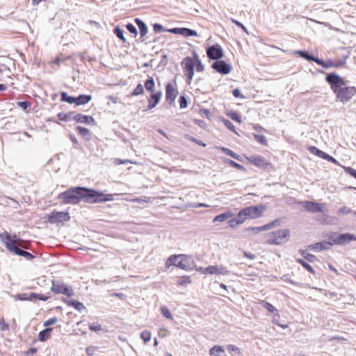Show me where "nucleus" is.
<instances>
[{
    "label": "nucleus",
    "mask_w": 356,
    "mask_h": 356,
    "mask_svg": "<svg viewBox=\"0 0 356 356\" xmlns=\"http://www.w3.org/2000/svg\"><path fill=\"white\" fill-rule=\"evenodd\" d=\"M57 198L65 204H76L81 201L88 204H96L113 200L112 194H105L101 191L84 186H72L67 191L60 193Z\"/></svg>",
    "instance_id": "nucleus-1"
},
{
    "label": "nucleus",
    "mask_w": 356,
    "mask_h": 356,
    "mask_svg": "<svg viewBox=\"0 0 356 356\" xmlns=\"http://www.w3.org/2000/svg\"><path fill=\"white\" fill-rule=\"evenodd\" d=\"M325 81L330 86L337 99L343 104L349 102L356 94L355 87L348 86V81L335 72L327 74Z\"/></svg>",
    "instance_id": "nucleus-2"
},
{
    "label": "nucleus",
    "mask_w": 356,
    "mask_h": 356,
    "mask_svg": "<svg viewBox=\"0 0 356 356\" xmlns=\"http://www.w3.org/2000/svg\"><path fill=\"white\" fill-rule=\"evenodd\" d=\"M0 238L1 241L5 244L6 248L12 254L21 256L24 257L26 260H32L35 258V256L29 252L24 250L21 245L18 244H15L13 241H11V235L5 232L3 233L0 234Z\"/></svg>",
    "instance_id": "nucleus-3"
},
{
    "label": "nucleus",
    "mask_w": 356,
    "mask_h": 356,
    "mask_svg": "<svg viewBox=\"0 0 356 356\" xmlns=\"http://www.w3.org/2000/svg\"><path fill=\"white\" fill-rule=\"evenodd\" d=\"M328 240L332 241V245H346L353 241H356V235L351 233L330 232L326 234Z\"/></svg>",
    "instance_id": "nucleus-4"
},
{
    "label": "nucleus",
    "mask_w": 356,
    "mask_h": 356,
    "mask_svg": "<svg viewBox=\"0 0 356 356\" xmlns=\"http://www.w3.org/2000/svg\"><path fill=\"white\" fill-rule=\"evenodd\" d=\"M290 236V231L288 229L277 230L268 234L266 243L268 245H280L287 241Z\"/></svg>",
    "instance_id": "nucleus-5"
},
{
    "label": "nucleus",
    "mask_w": 356,
    "mask_h": 356,
    "mask_svg": "<svg viewBox=\"0 0 356 356\" xmlns=\"http://www.w3.org/2000/svg\"><path fill=\"white\" fill-rule=\"evenodd\" d=\"M51 291L56 294H63L68 297L74 295V290L71 286H68L63 282L53 280L51 281Z\"/></svg>",
    "instance_id": "nucleus-6"
},
{
    "label": "nucleus",
    "mask_w": 356,
    "mask_h": 356,
    "mask_svg": "<svg viewBox=\"0 0 356 356\" xmlns=\"http://www.w3.org/2000/svg\"><path fill=\"white\" fill-rule=\"evenodd\" d=\"M248 161L255 166L262 168L264 170L270 172L273 170L272 163L268 161L264 157L260 155H252L246 157Z\"/></svg>",
    "instance_id": "nucleus-7"
},
{
    "label": "nucleus",
    "mask_w": 356,
    "mask_h": 356,
    "mask_svg": "<svg viewBox=\"0 0 356 356\" xmlns=\"http://www.w3.org/2000/svg\"><path fill=\"white\" fill-rule=\"evenodd\" d=\"M197 270L200 273L207 275H228L229 271L222 265L208 266L207 267H199Z\"/></svg>",
    "instance_id": "nucleus-8"
},
{
    "label": "nucleus",
    "mask_w": 356,
    "mask_h": 356,
    "mask_svg": "<svg viewBox=\"0 0 356 356\" xmlns=\"http://www.w3.org/2000/svg\"><path fill=\"white\" fill-rule=\"evenodd\" d=\"M181 65L184 69V75L187 78V82L190 84L194 75L195 63L193 59L187 56L182 60Z\"/></svg>",
    "instance_id": "nucleus-9"
},
{
    "label": "nucleus",
    "mask_w": 356,
    "mask_h": 356,
    "mask_svg": "<svg viewBox=\"0 0 356 356\" xmlns=\"http://www.w3.org/2000/svg\"><path fill=\"white\" fill-rule=\"evenodd\" d=\"M48 221L51 224L63 222L70 220V216L67 211H53L47 217Z\"/></svg>",
    "instance_id": "nucleus-10"
},
{
    "label": "nucleus",
    "mask_w": 356,
    "mask_h": 356,
    "mask_svg": "<svg viewBox=\"0 0 356 356\" xmlns=\"http://www.w3.org/2000/svg\"><path fill=\"white\" fill-rule=\"evenodd\" d=\"M207 56L210 60H218L224 56V53L222 47L218 44H215L209 46L207 48Z\"/></svg>",
    "instance_id": "nucleus-11"
},
{
    "label": "nucleus",
    "mask_w": 356,
    "mask_h": 356,
    "mask_svg": "<svg viewBox=\"0 0 356 356\" xmlns=\"http://www.w3.org/2000/svg\"><path fill=\"white\" fill-rule=\"evenodd\" d=\"M266 209V207L262 204L249 206L243 209L247 218L250 219L258 218L261 216Z\"/></svg>",
    "instance_id": "nucleus-12"
},
{
    "label": "nucleus",
    "mask_w": 356,
    "mask_h": 356,
    "mask_svg": "<svg viewBox=\"0 0 356 356\" xmlns=\"http://www.w3.org/2000/svg\"><path fill=\"white\" fill-rule=\"evenodd\" d=\"M211 68L222 75L229 74L232 70L231 65L228 64L225 60H222L221 59L214 61L211 64Z\"/></svg>",
    "instance_id": "nucleus-13"
},
{
    "label": "nucleus",
    "mask_w": 356,
    "mask_h": 356,
    "mask_svg": "<svg viewBox=\"0 0 356 356\" xmlns=\"http://www.w3.org/2000/svg\"><path fill=\"white\" fill-rule=\"evenodd\" d=\"M194 264V260L191 256L180 254V258L177 262V268L184 270H190L193 268Z\"/></svg>",
    "instance_id": "nucleus-14"
},
{
    "label": "nucleus",
    "mask_w": 356,
    "mask_h": 356,
    "mask_svg": "<svg viewBox=\"0 0 356 356\" xmlns=\"http://www.w3.org/2000/svg\"><path fill=\"white\" fill-rule=\"evenodd\" d=\"M166 32L176 35H181L186 38L198 35L197 32L195 30L186 27H175L172 29H168V30H166Z\"/></svg>",
    "instance_id": "nucleus-15"
},
{
    "label": "nucleus",
    "mask_w": 356,
    "mask_h": 356,
    "mask_svg": "<svg viewBox=\"0 0 356 356\" xmlns=\"http://www.w3.org/2000/svg\"><path fill=\"white\" fill-rule=\"evenodd\" d=\"M316 64L321 65L324 69H328L330 67H339L346 65V60H339L337 61L332 60L331 59H328L327 60H324L321 58L316 60Z\"/></svg>",
    "instance_id": "nucleus-16"
},
{
    "label": "nucleus",
    "mask_w": 356,
    "mask_h": 356,
    "mask_svg": "<svg viewBox=\"0 0 356 356\" xmlns=\"http://www.w3.org/2000/svg\"><path fill=\"white\" fill-rule=\"evenodd\" d=\"M178 95V90L174 87L172 83H168L165 85V101L169 104H172Z\"/></svg>",
    "instance_id": "nucleus-17"
},
{
    "label": "nucleus",
    "mask_w": 356,
    "mask_h": 356,
    "mask_svg": "<svg viewBox=\"0 0 356 356\" xmlns=\"http://www.w3.org/2000/svg\"><path fill=\"white\" fill-rule=\"evenodd\" d=\"M303 207L309 212L318 213L323 211L324 204L314 201H305Z\"/></svg>",
    "instance_id": "nucleus-18"
},
{
    "label": "nucleus",
    "mask_w": 356,
    "mask_h": 356,
    "mask_svg": "<svg viewBox=\"0 0 356 356\" xmlns=\"http://www.w3.org/2000/svg\"><path fill=\"white\" fill-rule=\"evenodd\" d=\"M74 121L76 123H81L85 124H92L95 125L96 122L92 116L86 115L81 113H76L74 114Z\"/></svg>",
    "instance_id": "nucleus-19"
},
{
    "label": "nucleus",
    "mask_w": 356,
    "mask_h": 356,
    "mask_svg": "<svg viewBox=\"0 0 356 356\" xmlns=\"http://www.w3.org/2000/svg\"><path fill=\"white\" fill-rule=\"evenodd\" d=\"M162 97V91L152 92L148 99V105L146 110H152L159 103Z\"/></svg>",
    "instance_id": "nucleus-20"
},
{
    "label": "nucleus",
    "mask_w": 356,
    "mask_h": 356,
    "mask_svg": "<svg viewBox=\"0 0 356 356\" xmlns=\"http://www.w3.org/2000/svg\"><path fill=\"white\" fill-rule=\"evenodd\" d=\"M332 246V241H323L308 245V249L312 251H323L329 250Z\"/></svg>",
    "instance_id": "nucleus-21"
},
{
    "label": "nucleus",
    "mask_w": 356,
    "mask_h": 356,
    "mask_svg": "<svg viewBox=\"0 0 356 356\" xmlns=\"http://www.w3.org/2000/svg\"><path fill=\"white\" fill-rule=\"evenodd\" d=\"M63 301L68 306L73 307L74 308H75L79 312H81L82 310H86V308L84 306V305L82 302H79V301H78L76 300H74V299L67 300V299L63 298Z\"/></svg>",
    "instance_id": "nucleus-22"
},
{
    "label": "nucleus",
    "mask_w": 356,
    "mask_h": 356,
    "mask_svg": "<svg viewBox=\"0 0 356 356\" xmlns=\"http://www.w3.org/2000/svg\"><path fill=\"white\" fill-rule=\"evenodd\" d=\"M134 22L140 31V37L143 38L145 36L148 32V28L145 23L141 19L138 17L134 19Z\"/></svg>",
    "instance_id": "nucleus-23"
},
{
    "label": "nucleus",
    "mask_w": 356,
    "mask_h": 356,
    "mask_svg": "<svg viewBox=\"0 0 356 356\" xmlns=\"http://www.w3.org/2000/svg\"><path fill=\"white\" fill-rule=\"evenodd\" d=\"M300 57L309 61V62H315L316 63V60L319 59L317 57H315L313 54H310L309 51L305 50H299L296 52Z\"/></svg>",
    "instance_id": "nucleus-24"
},
{
    "label": "nucleus",
    "mask_w": 356,
    "mask_h": 356,
    "mask_svg": "<svg viewBox=\"0 0 356 356\" xmlns=\"http://www.w3.org/2000/svg\"><path fill=\"white\" fill-rule=\"evenodd\" d=\"M92 99L90 95H79L78 97H75V104L76 106L85 105L88 104Z\"/></svg>",
    "instance_id": "nucleus-25"
},
{
    "label": "nucleus",
    "mask_w": 356,
    "mask_h": 356,
    "mask_svg": "<svg viewBox=\"0 0 356 356\" xmlns=\"http://www.w3.org/2000/svg\"><path fill=\"white\" fill-rule=\"evenodd\" d=\"M52 330L53 328L47 327L40 331L38 335V340L42 342L47 341L50 337Z\"/></svg>",
    "instance_id": "nucleus-26"
},
{
    "label": "nucleus",
    "mask_w": 356,
    "mask_h": 356,
    "mask_svg": "<svg viewBox=\"0 0 356 356\" xmlns=\"http://www.w3.org/2000/svg\"><path fill=\"white\" fill-rule=\"evenodd\" d=\"M234 216V213L230 211H225L222 213H220L218 216H216L213 221V222H224L228 219H229L230 218L233 217Z\"/></svg>",
    "instance_id": "nucleus-27"
},
{
    "label": "nucleus",
    "mask_w": 356,
    "mask_h": 356,
    "mask_svg": "<svg viewBox=\"0 0 356 356\" xmlns=\"http://www.w3.org/2000/svg\"><path fill=\"white\" fill-rule=\"evenodd\" d=\"M76 129L86 140L88 141L91 139V134L88 129L81 126H77Z\"/></svg>",
    "instance_id": "nucleus-28"
},
{
    "label": "nucleus",
    "mask_w": 356,
    "mask_h": 356,
    "mask_svg": "<svg viewBox=\"0 0 356 356\" xmlns=\"http://www.w3.org/2000/svg\"><path fill=\"white\" fill-rule=\"evenodd\" d=\"M75 112H69L67 113H59L57 115V117L59 120L63 121V122H69L71 120H74Z\"/></svg>",
    "instance_id": "nucleus-29"
},
{
    "label": "nucleus",
    "mask_w": 356,
    "mask_h": 356,
    "mask_svg": "<svg viewBox=\"0 0 356 356\" xmlns=\"http://www.w3.org/2000/svg\"><path fill=\"white\" fill-rule=\"evenodd\" d=\"M220 149L227 156H229L230 157L236 159V160H238L239 161H242V159L241 157L237 154L236 153H235L234 152H233L232 150L229 149V148L227 147H220Z\"/></svg>",
    "instance_id": "nucleus-30"
},
{
    "label": "nucleus",
    "mask_w": 356,
    "mask_h": 356,
    "mask_svg": "<svg viewBox=\"0 0 356 356\" xmlns=\"http://www.w3.org/2000/svg\"><path fill=\"white\" fill-rule=\"evenodd\" d=\"M223 162L225 163V164H227L228 165L232 167V168H236L239 170H241V171H245L246 169L245 168V167H243L242 165L236 163V161H233V160H231L229 159H227V158H225L223 159Z\"/></svg>",
    "instance_id": "nucleus-31"
},
{
    "label": "nucleus",
    "mask_w": 356,
    "mask_h": 356,
    "mask_svg": "<svg viewBox=\"0 0 356 356\" xmlns=\"http://www.w3.org/2000/svg\"><path fill=\"white\" fill-rule=\"evenodd\" d=\"M144 87L148 92H154V88H155V82L153 77L149 76L148 79L145 81Z\"/></svg>",
    "instance_id": "nucleus-32"
},
{
    "label": "nucleus",
    "mask_w": 356,
    "mask_h": 356,
    "mask_svg": "<svg viewBox=\"0 0 356 356\" xmlns=\"http://www.w3.org/2000/svg\"><path fill=\"white\" fill-rule=\"evenodd\" d=\"M299 253L304 257L305 259L310 263H314L317 260V258L315 255L307 252L305 250H300Z\"/></svg>",
    "instance_id": "nucleus-33"
},
{
    "label": "nucleus",
    "mask_w": 356,
    "mask_h": 356,
    "mask_svg": "<svg viewBox=\"0 0 356 356\" xmlns=\"http://www.w3.org/2000/svg\"><path fill=\"white\" fill-rule=\"evenodd\" d=\"M60 101L70 104H75V97L70 96L67 92L63 91L60 92Z\"/></svg>",
    "instance_id": "nucleus-34"
},
{
    "label": "nucleus",
    "mask_w": 356,
    "mask_h": 356,
    "mask_svg": "<svg viewBox=\"0 0 356 356\" xmlns=\"http://www.w3.org/2000/svg\"><path fill=\"white\" fill-rule=\"evenodd\" d=\"M297 263L300 264L304 268H305L308 272L311 273L312 274H315V270L314 268L309 264L306 261H305L302 259H296Z\"/></svg>",
    "instance_id": "nucleus-35"
},
{
    "label": "nucleus",
    "mask_w": 356,
    "mask_h": 356,
    "mask_svg": "<svg viewBox=\"0 0 356 356\" xmlns=\"http://www.w3.org/2000/svg\"><path fill=\"white\" fill-rule=\"evenodd\" d=\"M193 59H194L193 61L195 63V65L196 67V71L200 72H203L204 70V66L202 63L201 60L199 58L198 55L196 53L193 54Z\"/></svg>",
    "instance_id": "nucleus-36"
},
{
    "label": "nucleus",
    "mask_w": 356,
    "mask_h": 356,
    "mask_svg": "<svg viewBox=\"0 0 356 356\" xmlns=\"http://www.w3.org/2000/svg\"><path fill=\"white\" fill-rule=\"evenodd\" d=\"M225 350L223 347L216 345L209 350V355L211 356H220V354L224 353Z\"/></svg>",
    "instance_id": "nucleus-37"
},
{
    "label": "nucleus",
    "mask_w": 356,
    "mask_h": 356,
    "mask_svg": "<svg viewBox=\"0 0 356 356\" xmlns=\"http://www.w3.org/2000/svg\"><path fill=\"white\" fill-rule=\"evenodd\" d=\"M191 283V279L188 275L181 276L177 280V285L178 286H186Z\"/></svg>",
    "instance_id": "nucleus-38"
},
{
    "label": "nucleus",
    "mask_w": 356,
    "mask_h": 356,
    "mask_svg": "<svg viewBox=\"0 0 356 356\" xmlns=\"http://www.w3.org/2000/svg\"><path fill=\"white\" fill-rule=\"evenodd\" d=\"M179 258H180V254L170 255L166 261V265L175 266L177 267V262H178Z\"/></svg>",
    "instance_id": "nucleus-39"
},
{
    "label": "nucleus",
    "mask_w": 356,
    "mask_h": 356,
    "mask_svg": "<svg viewBox=\"0 0 356 356\" xmlns=\"http://www.w3.org/2000/svg\"><path fill=\"white\" fill-rule=\"evenodd\" d=\"M113 33L115 35V36L121 40L123 42H127V39L125 38L124 35V31L120 29V26H116L113 29Z\"/></svg>",
    "instance_id": "nucleus-40"
},
{
    "label": "nucleus",
    "mask_w": 356,
    "mask_h": 356,
    "mask_svg": "<svg viewBox=\"0 0 356 356\" xmlns=\"http://www.w3.org/2000/svg\"><path fill=\"white\" fill-rule=\"evenodd\" d=\"M253 137L261 145L265 146L268 145V141L265 136L253 134Z\"/></svg>",
    "instance_id": "nucleus-41"
},
{
    "label": "nucleus",
    "mask_w": 356,
    "mask_h": 356,
    "mask_svg": "<svg viewBox=\"0 0 356 356\" xmlns=\"http://www.w3.org/2000/svg\"><path fill=\"white\" fill-rule=\"evenodd\" d=\"M236 218V220H238V222H239L240 225L243 224V222L248 219L247 218V216L243 210L241 209L237 214V216L235 217Z\"/></svg>",
    "instance_id": "nucleus-42"
},
{
    "label": "nucleus",
    "mask_w": 356,
    "mask_h": 356,
    "mask_svg": "<svg viewBox=\"0 0 356 356\" xmlns=\"http://www.w3.org/2000/svg\"><path fill=\"white\" fill-rule=\"evenodd\" d=\"M228 116L234 121L236 122H241V116L236 111H230L228 113Z\"/></svg>",
    "instance_id": "nucleus-43"
},
{
    "label": "nucleus",
    "mask_w": 356,
    "mask_h": 356,
    "mask_svg": "<svg viewBox=\"0 0 356 356\" xmlns=\"http://www.w3.org/2000/svg\"><path fill=\"white\" fill-rule=\"evenodd\" d=\"M144 93V88L141 83H138L134 91L131 92L132 96H137Z\"/></svg>",
    "instance_id": "nucleus-44"
},
{
    "label": "nucleus",
    "mask_w": 356,
    "mask_h": 356,
    "mask_svg": "<svg viewBox=\"0 0 356 356\" xmlns=\"http://www.w3.org/2000/svg\"><path fill=\"white\" fill-rule=\"evenodd\" d=\"M281 220L280 219H276L268 224L264 225V227L266 230H268L271 228L275 227L277 226L280 225Z\"/></svg>",
    "instance_id": "nucleus-45"
},
{
    "label": "nucleus",
    "mask_w": 356,
    "mask_h": 356,
    "mask_svg": "<svg viewBox=\"0 0 356 356\" xmlns=\"http://www.w3.org/2000/svg\"><path fill=\"white\" fill-rule=\"evenodd\" d=\"M281 220L280 219H276L268 224L264 225V227L266 230H268L271 228L275 227L277 226L280 225Z\"/></svg>",
    "instance_id": "nucleus-46"
},
{
    "label": "nucleus",
    "mask_w": 356,
    "mask_h": 356,
    "mask_svg": "<svg viewBox=\"0 0 356 356\" xmlns=\"http://www.w3.org/2000/svg\"><path fill=\"white\" fill-rule=\"evenodd\" d=\"M224 125L230 131L234 132V133H236V130H235V127L234 125L233 124V123L229 121V120H227V119H225V118H222V120Z\"/></svg>",
    "instance_id": "nucleus-47"
},
{
    "label": "nucleus",
    "mask_w": 356,
    "mask_h": 356,
    "mask_svg": "<svg viewBox=\"0 0 356 356\" xmlns=\"http://www.w3.org/2000/svg\"><path fill=\"white\" fill-rule=\"evenodd\" d=\"M179 104L180 108L183 109L187 107L188 101L185 95H182L179 98Z\"/></svg>",
    "instance_id": "nucleus-48"
},
{
    "label": "nucleus",
    "mask_w": 356,
    "mask_h": 356,
    "mask_svg": "<svg viewBox=\"0 0 356 356\" xmlns=\"http://www.w3.org/2000/svg\"><path fill=\"white\" fill-rule=\"evenodd\" d=\"M140 337L145 343H147L151 339V332L147 330H144L141 332Z\"/></svg>",
    "instance_id": "nucleus-49"
},
{
    "label": "nucleus",
    "mask_w": 356,
    "mask_h": 356,
    "mask_svg": "<svg viewBox=\"0 0 356 356\" xmlns=\"http://www.w3.org/2000/svg\"><path fill=\"white\" fill-rule=\"evenodd\" d=\"M153 29L156 33H159L162 31L166 32V30H168V29H165L161 24L155 23L153 24Z\"/></svg>",
    "instance_id": "nucleus-50"
},
{
    "label": "nucleus",
    "mask_w": 356,
    "mask_h": 356,
    "mask_svg": "<svg viewBox=\"0 0 356 356\" xmlns=\"http://www.w3.org/2000/svg\"><path fill=\"white\" fill-rule=\"evenodd\" d=\"M308 150L310 152V153L317 156L319 158L321 157V153L323 152L315 146H309L308 147Z\"/></svg>",
    "instance_id": "nucleus-51"
},
{
    "label": "nucleus",
    "mask_w": 356,
    "mask_h": 356,
    "mask_svg": "<svg viewBox=\"0 0 356 356\" xmlns=\"http://www.w3.org/2000/svg\"><path fill=\"white\" fill-rule=\"evenodd\" d=\"M308 150L310 152V153L317 156L319 158L321 157V153L323 152L315 146H309L308 147Z\"/></svg>",
    "instance_id": "nucleus-52"
},
{
    "label": "nucleus",
    "mask_w": 356,
    "mask_h": 356,
    "mask_svg": "<svg viewBox=\"0 0 356 356\" xmlns=\"http://www.w3.org/2000/svg\"><path fill=\"white\" fill-rule=\"evenodd\" d=\"M127 30L131 33L136 35L138 34V31L136 27L131 23H128L125 25Z\"/></svg>",
    "instance_id": "nucleus-53"
},
{
    "label": "nucleus",
    "mask_w": 356,
    "mask_h": 356,
    "mask_svg": "<svg viewBox=\"0 0 356 356\" xmlns=\"http://www.w3.org/2000/svg\"><path fill=\"white\" fill-rule=\"evenodd\" d=\"M161 314H163V316L168 319H172V315L170 311L166 307H163L161 308Z\"/></svg>",
    "instance_id": "nucleus-54"
},
{
    "label": "nucleus",
    "mask_w": 356,
    "mask_h": 356,
    "mask_svg": "<svg viewBox=\"0 0 356 356\" xmlns=\"http://www.w3.org/2000/svg\"><path fill=\"white\" fill-rule=\"evenodd\" d=\"M58 322L57 317H53L51 318H49L48 320L45 321L43 323V325L46 327V328L49 327V326L54 325Z\"/></svg>",
    "instance_id": "nucleus-55"
},
{
    "label": "nucleus",
    "mask_w": 356,
    "mask_h": 356,
    "mask_svg": "<svg viewBox=\"0 0 356 356\" xmlns=\"http://www.w3.org/2000/svg\"><path fill=\"white\" fill-rule=\"evenodd\" d=\"M17 105L21 108H22L23 110L26 111L29 108L31 107V104L30 102L29 101H22V102H17Z\"/></svg>",
    "instance_id": "nucleus-56"
},
{
    "label": "nucleus",
    "mask_w": 356,
    "mask_h": 356,
    "mask_svg": "<svg viewBox=\"0 0 356 356\" xmlns=\"http://www.w3.org/2000/svg\"><path fill=\"white\" fill-rule=\"evenodd\" d=\"M199 113L202 116H204L209 120L212 117L211 111L207 108H200Z\"/></svg>",
    "instance_id": "nucleus-57"
},
{
    "label": "nucleus",
    "mask_w": 356,
    "mask_h": 356,
    "mask_svg": "<svg viewBox=\"0 0 356 356\" xmlns=\"http://www.w3.org/2000/svg\"><path fill=\"white\" fill-rule=\"evenodd\" d=\"M264 308H266L268 312H270L272 314H274L275 312H277L276 308L268 302H264Z\"/></svg>",
    "instance_id": "nucleus-58"
},
{
    "label": "nucleus",
    "mask_w": 356,
    "mask_h": 356,
    "mask_svg": "<svg viewBox=\"0 0 356 356\" xmlns=\"http://www.w3.org/2000/svg\"><path fill=\"white\" fill-rule=\"evenodd\" d=\"M344 171L350 176L356 179V170L351 167H343Z\"/></svg>",
    "instance_id": "nucleus-59"
},
{
    "label": "nucleus",
    "mask_w": 356,
    "mask_h": 356,
    "mask_svg": "<svg viewBox=\"0 0 356 356\" xmlns=\"http://www.w3.org/2000/svg\"><path fill=\"white\" fill-rule=\"evenodd\" d=\"M16 300L21 301H29V293H18L15 296Z\"/></svg>",
    "instance_id": "nucleus-60"
},
{
    "label": "nucleus",
    "mask_w": 356,
    "mask_h": 356,
    "mask_svg": "<svg viewBox=\"0 0 356 356\" xmlns=\"http://www.w3.org/2000/svg\"><path fill=\"white\" fill-rule=\"evenodd\" d=\"M89 329L91 330V331H93V332H98V331H100L102 330V325L100 324H95V323H92V324H90L89 325Z\"/></svg>",
    "instance_id": "nucleus-61"
},
{
    "label": "nucleus",
    "mask_w": 356,
    "mask_h": 356,
    "mask_svg": "<svg viewBox=\"0 0 356 356\" xmlns=\"http://www.w3.org/2000/svg\"><path fill=\"white\" fill-rule=\"evenodd\" d=\"M188 139H189L191 141H192V142H193V143H196L197 145H200V146H202V147H206V145H207L205 143H204L203 141H202V140H199V139H197V138H195V137L190 136V137L188 138Z\"/></svg>",
    "instance_id": "nucleus-62"
},
{
    "label": "nucleus",
    "mask_w": 356,
    "mask_h": 356,
    "mask_svg": "<svg viewBox=\"0 0 356 356\" xmlns=\"http://www.w3.org/2000/svg\"><path fill=\"white\" fill-rule=\"evenodd\" d=\"M227 223L229 226L232 228L236 227L237 225H240L239 222H238V220H236L235 217H232V218L227 221Z\"/></svg>",
    "instance_id": "nucleus-63"
},
{
    "label": "nucleus",
    "mask_w": 356,
    "mask_h": 356,
    "mask_svg": "<svg viewBox=\"0 0 356 356\" xmlns=\"http://www.w3.org/2000/svg\"><path fill=\"white\" fill-rule=\"evenodd\" d=\"M232 22L236 26H237L238 27L241 28L243 31H245L247 33H248V30H247V28L241 22H240L239 21H238L236 19H232Z\"/></svg>",
    "instance_id": "nucleus-64"
}]
</instances>
